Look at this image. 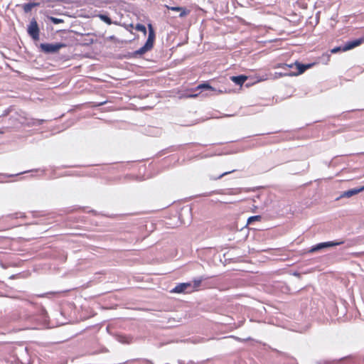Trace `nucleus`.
Here are the masks:
<instances>
[{"label": "nucleus", "instance_id": "9b49d317", "mask_svg": "<svg viewBox=\"0 0 364 364\" xmlns=\"http://www.w3.org/2000/svg\"><path fill=\"white\" fill-rule=\"evenodd\" d=\"M231 80L237 85H242L247 79V77L243 75L238 76H232Z\"/></svg>", "mask_w": 364, "mask_h": 364}, {"label": "nucleus", "instance_id": "423d86ee", "mask_svg": "<svg viewBox=\"0 0 364 364\" xmlns=\"http://www.w3.org/2000/svg\"><path fill=\"white\" fill-rule=\"evenodd\" d=\"M343 242H344L343 241H339V242L331 241V242H321V243H318V244L313 246L311 248L309 252H314L318 251L320 250H322L323 248L331 247L342 245V244H343Z\"/></svg>", "mask_w": 364, "mask_h": 364}, {"label": "nucleus", "instance_id": "1a4fd4ad", "mask_svg": "<svg viewBox=\"0 0 364 364\" xmlns=\"http://www.w3.org/2000/svg\"><path fill=\"white\" fill-rule=\"evenodd\" d=\"M208 279H209V277L205 276V275H203V276H200L198 278L194 279L193 280V282H191L192 283L193 291L197 290L199 288V287L200 286L202 282L205 281V280H206Z\"/></svg>", "mask_w": 364, "mask_h": 364}, {"label": "nucleus", "instance_id": "0eeeda50", "mask_svg": "<svg viewBox=\"0 0 364 364\" xmlns=\"http://www.w3.org/2000/svg\"><path fill=\"white\" fill-rule=\"evenodd\" d=\"M171 291L173 293H191L193 291L192 283H180L177 284Z\"/></svg>", "mask_w": 364, "mask_h": 364}, {"label": "nucleus", "instance_id": "6ab92c4d", "mask_svg": "<svg viewBox=\"0 0 364 364\" xmlns=\"http://www.w3.org/2000/svg\"><path fill=\"white\" fill-rule=\"evenodd\" d=\"M45 122L44 119H34L32 123L33 125H41Z\"/></svg>", "mask_w": 364, "mask_h": 364}, {"label": "nucleus", "instance_id": "393cba45", "mask_svg": "<svg viewBox=\"0 0 364 364\" xmlns=\"http://www.w3.org/2000/svg\"><path fill=\"white\" fill-rule=\"evenodd\" d=\"M109 38H110V39H114V38H115V37H114V36H110V37H109Z\"/></svg>", "mask_w": 364, "mask_h": 364}, {"label": "nucleus", "instance_id": "f8f14e48", "mask_svg": "<svg viewBox=\"0 0 364 364\" xmlns=\"http://www.w3.org/2000/svg\"><path fill=\"white\" fill-rule=\"evenodd\" d=\"M40 3L38 2H29L23 5V9L25 13L30 12L34 7L38 6Z\"/></svg>", "mask_w": 364, "mask_h": 364}, {"label": "nucleus", "instance_id": "f3484780", "mask_svg": "<svg viewBox=\"0 0 364 364\" xmlns=\"http://www.w3.org/2000/svg\"><path fill=\"white\" fill-rule=\"evenodd\" d=\"M50 20L54 24H58V23H60L63 22V19L53 17V16L50 17Z\"/></svg>", "mask_w": 364, "mask_h": 364}, {"label": "nucleus", "instance_id": "a211bd4d", "mask_svg": "<svg viewBox=\"0 0 364 364\" xmlns=\"http://www.w3.org/2000/svg\"><path fill=\"white\" fill-rule=\"evenodd\" d=\"M167 8L171 11H180L183 7L181 6H167Z\"/></svg>", "mask_w": 364, "mask_h": 364}, {"label": "nucleus", "instance_id": "f03ea898", "mask_svg": "<svg viewBox=\"0 0 364 364\" xmlns=\"http://www.w3.org/2000/svg\"><path fill=\"white\" fill-rule=\"evenodd\" d=\"M148 27H149V36L146 40V42L145 43L144 46H142L139 49L134 51V55L135 56H140V55L144 54L145 53H146L147 51L150 50L153 48L154 41L155 39V32H154V30L151 24H149Z\"/></svg>", "mask_w": 364, "mask_h": 364}, {"label": "nucleus", "instance_id": "a878e982", "mask_svg": "<svg viewBox=\"0 0 364 364\" xmlns=\"http://www.w3.org/2000/svg\"><path fill=\"white\" fill-rule=\"evenodd\" d=\"M149 362L150 363V364H154V363H153L152 362H151V361H149Z\"/></svg>", "mask_w": 364, "mask_h": 364}, {"label": "nucleus", "instance_id": "9d476101", "mask_svg": "<svg viewBox=\"0 0 364 364\" xmlns=\"http://www.w3.org/2000/svg\"><path fill=\"white\" fill-rule=\"evenodd\" d=\"M97 17H99V18L104 21L105 23H106L108 25H111V24H115V25H119V23L117 22V21H112L107 14H100L97 15Z\"/></svg>", "mask_w": 364, "mask_h": 364}, {"label": "nucleus", "instance_id": "5701e85b", "mask_svg": "<svg viewBox=\"0 0 364 364\" xmlns=\"http://www.w3.org/2000/svg\"><path fill=\"white\" fill-rule=\"evenodd\" d=\"M49 294L48 293L47 294H36L35 295L36 296H38V297H44L46 296V295Z\"/></svg>", "mask_w": 364, "mask_h": 364}, {"label": "nucleus", "instance_id": "dca6fc26", "mask_svg": "<svg viewBox=\"0 0 364 364\" xmlns=\"http://www.w3.org/2000/svg\"><path fill=\"white\" fill-rule=\"evenodd\" d=\"M189 11L186 8L183 7L182 10L180 11L179 17L183 18L189 14Z\"/></svg>", "mask_w": 364, "mask_h": 364}, {"label": "nucleus", "instance_id": "f257e3e1", "mask_svg": "<svg viewBox=\"0 0 364 364\" xmlns=\"http://www.w3.org/2000/svg\"><path fill=\"white\" fill-rule=\"evenodd\" d=\"M311 64H301L296 62L295 63L286 64L281 63L275 66L276 68H282L283 72H276L274 78H278L283 76H296L302 74L306 70L310 68Z\"/></svg>", "mask_w": 364, "mask_h": 364}, {"label": "nucleus", "instance_id": "4be33fe9", "mask_svg": "<svg viewBox=\"0 0 364 364\" xmlns=\"http://www.w3.org/2000/svg\"><path fill=\"white\" fill-rule=\"evenodd\" d=\"M117 339H118V341H119V342H121V343H125V342H126V341H124V338L123 336H118V338H117Z\"/></svg>", "mask_w": 364, "mask_h": 364}, {"label": "nucleus", "instance_id": "4468645a", "mask_svg": "<svg viewBox=\"0 0 364 364\" xmlns=\"http://www.w3.org/2000/svg\"><path fill=\"white\" fill-rule=\"evenodd\" d=\"M262 219V216L261 215H254V216H251L248 218L247 220V224L248 225H250L252 224V223H253L254 221H259L261 220Z\"/></svg>", "mask_w": 364, "mask_h": 364}, {"label": "nucleus", "instance_id": "2eb2a0df", "mask_svg": "<svg viewBox=\"0 0 364 364\" xmlns=\"http://www.w3.org/2000/svg\"><path fill=\"white\" fill-rule=\"evenodd\" d=\"M135 29L136 31L143 32L144 33V35H146V28L145 26H144L142 24H140V23L136 24Z\"/></svg>", "mask_w": 364, "mask_h": 364}, {"label": "nucleus", "instance_id": "20e7f679", "mask_svg": "<svg viewBox=\"0 0 364 364\" xmlns=\"http://www.w3.org/2000/svg\"><path fill=\"white\" fill-rule=\"evenodd\" d=\"M65 47L64 43H41L40 48L41 50L46 53H55L60 48Z\"/></svg>", "mask_w": 364, "mask_h": 364}, {"label": "nucleus", "instance_id": "412c9836", "mask_svg": "<svg viewBox=\"0 0 364 364\" xmlns=\"http://www.w3.org/2000/svg\"><path fill=\"white\" fill-rule=\"evenodd\" d=\"M43 318H44L46 317V311L44 308H42L41 309V312Z\"/></svg>", "mask_w": 364, "mask_h": 364}, {"label": "nucleus", "instance_id": "39448f33", "mask_svg": "<svg viewBox=\"0 0 364 364\" xmlns=\"http://www.w3.org/2000/svg\"><path fill=\"white\" fill-rule=\"evenodd\" d=\"M27 32L33 40H38L40 30L35 18H32L30 21V23L28 26Z\"/></svg>", "mask_w": 364, "mask_h": 364}, {"label": "nucleus", "instance_id": "bb28decb", "mask_svg": "<svg viewBox=\"0 0 364 364\" xmlns=\"http://www.w3.org/2000/svg\"><path fill=\"white\" fill-rule=\"evenodd\" d=\"M0 133H2V132L0 131Z\"/></svg>", "mask_w": 364, "mask_h": 364}, {"label": "nucleus", "instance_id": "ddd939ff", "mask_svg": "<svg viewBox=\"0 0 364 364\" xmlns=\"http://www.w3.org/2000/svg\"><path fill=\"white\" fill-rule=\"evenodd\" d=\"M197 90H214V89L208 84L207 83H203L199 85L197 87Z\"/></svg>", "mask_w": 364, "mask_h": 364}, {"label": "nucleus", "instance_id": "7ed1b4c3", "mask_svg": "<svg viewBox=\"0 0 364 364\" xmlns=\"http://www.w3.org/2000/svg\"><path fill=\"white\" fill-rule=\"evenodd\" d=\"M363 43H364V38H360L353 41H347L343 46L333 48L331 50V53H336L338 51H347L360 46Z\"/></svg>", "mask_w": 364, "mask_h": 364}, {"label": "nucleus", "instance_id": "b1692460", "mask_svg": "<svg viewBox=\"0 0 364 364\" xmlns=\"http://www.w3.org/2000/svg\"><path fill=\"white\" fill-rule=\"evenodd\" d=\"M197 95H198L197 94H195V95H190V97H196Z\"/></svg>", "mask_w": 364, "mask_h": 364}, {"label": "nucleus", "instance_id": "aec40b11", "mask_svg": "<svg viewBox=\"0 0 364 364\" xmlns=\"http://www.w3.org/2000/svg\"><path fill=\"white\" fill-rule=\"evenodd\" d=\"M234 171H234V170H232V171H230L224 172V173H223L222 174H220L218 177L214 178L213 179H215V180H216V179H220V178H221L222 177H223L224 176H226V175H228V174H229V173H232V172H234Z\"/></svg>", "mask_w": 364, "mask_h": 364}, {"label": "nucleus", "instance_id": "6e6552de", "mask_svg": "<svg viewBox=\"0 0 364 364\" xmlns=\"http://www.w3.org/2000/svg\"><path fill=\"white\" fill-rule=\"evenodd\" d=\"M363 191H364V186H362L360 188L350 189V190L343 192L341 195V198H350L353 196H355V195L362 192Z\"/></svg>", "mask_w": 364, "mask_h": 364}]
</instances>
